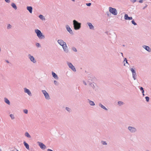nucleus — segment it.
Returning <instances> with one entry per match:
<instances>
[{"instance_id":"nucleus-1","label":"nucleus","mask_w":151,"mask_h":151,"mask_svg":"<svg viewBox=\"0 0 151 151\" xmlns=\"http://www.w3.org/2000/svg\"><path fill=\"white\" fill-rule=\"evenodd\" d=\"M73 24L74 28L75 30H79L81 27V23L78 22L76 20H73Z\"/></svg>"},{"instance_id":"nucleus-2","label":"nucleus","mask_w":151,"mask_h":151,"mask_svg":"<svg viewBox=\"0 0 151 151\" xmlns=\"http://www.w3.org/2000/svg\"><path fill=\"white\" fill-rule=\"evenodd\" d=\"M35 32L36 34L37 35L40 40L44 39L45 36L43 35L41 31L38 29H36L35 30Z\"/></svg>"},{"instance_id":"nucleus-3","label":"nucleus","mask_w":151,"mask_h":151,"mask_svg":"<svg viewBox=\"0 0 151 151\" xmlns=\"http://www.w3.org/2000/svg\"><path fill=\"white\" fill-rule=\"evenodd\" d=\"M109 11L110 12L114 15H116L117 14V12L116 9L112 7H109Z\"/></svg>"},{"instance_id":"nucleus-4","label":"nucleus","mask_w":151,"mask_h":151,"mask_svg":"<svg viewBox=\"0 0 151 151\" xmlns=\"http://www.w3.org/2000/svg\"><path fill=\"white\" fill-rule=\"evenodd\" d=\"M67 63L70 68L74 72L76 71V70L75 67L71 63L67 62Z\"/></svg>"},{"instance_id":"nucleus-5","label":"nucleus","mask_w":151,"mask_h":151,"mask_svg":"<svg viewBox=\"0 0 151 151\" xmlns=\"http://www.w3.org/2000/svg\"><path fill=\"white\" fill-rule=\"evenodd\" d=\"M58 43L63 48V47H65V45H66V43L65 42H64L62 40H58Z\"/></svg>"},{"instance_id":"nucleus-6","label":"nucleus","mask_w":151,"mask_h":151,"mask_svg":"<svg viewBox=\"0 0 151 151\" xmlns=\"http://www.w3.org/2000/svg\"><path fill=\"white\" fill-rule=\"evenodd\" d=\"M28 57L32 62L34 63H35L36 62V61L33 56L31 55L30 54H29L28 55Z\"/></svg>"},{"instance_id":"nucleus-7","label":"nucleus","mask_w":151,"mask_h":151,"mask_svg":"<svg viewBox=\"0 0 151 151\" xmlns=\"http://www.w3.org/2000/svg\"><path fill=\"white\" fill-rule=\"evenodd\" d=\"M66 29L67 31L71 34V35H73V33L72 30L70 28V27L68 25H66Z\"/></svg>"},{"instance_id":"nucleus-8","label":"nucleus","mask_w":151,"mask_h":151,"mask_svg":"<svg viewBox=\"0 0 151 151\" xmlns=\"http://www.w3.org/2000/svg\"><path fill=\"white\" fill-rule=\"evenodd\" d=\"M142 47L147 51L149 52H150L151 51V49L148 46L145 45H143L142 46Z\"/></svg>"},{"instance_id":"nucleus-9","label":"nucleus","mask_w":151,"mask_h":151,"mask_svg":"<svg viewBox=\"0 0 151 151\" xmlns=\"http://www.w3.org/2000/svg\"><path fill=\"white\" fill-rule=\"evenodd\" d=\"M124 18L125 20H131L132 19V17H129L128 15L127 14H125Z\"/></svg>"},{"instance_id":"nucleus-10","label":"nucleus","mask_w":151,"mask_h":151,"mask_svg":"<svg viewBox=\"0 0 151 151\" xmlns=\"http://www.w3.org/2000/svg\"><path fill=\"white\" fill-rule=\"evenodd\" d=\"M87 24L88 25L90 29L93 30L94 29V27L93 26V25L91 23L87 22Z\"/></svg>"},{"instance_id":"nucleus-11","label":"nucleus","mask_w":151,"mask_h":151,"mask_svg":"<svg viewBox=\"0 0 151 151\" xmlns=\"http://www.w3.org/2000/svg\"><path fill=\"white\" fill-rule=\"evenodd\" d=\"M52 75L53 77H54L55 79L56 80H58V75L53 71L52 72Z\"/></svg>"},{"instance_id":"nucleus-12","label":"nucleus","mask_w":151,"mask_h":151,"mask_svg":"<svg viewBox=\"0 0 151 151\" xmlns=\"http://www.w3.org/2000/svg\"><path fill=\"white\" fill-rule=\"evenodd\" d=\"M39 145L42 149H45L46 147V146L42 143L39 142Z\"/></svg>"},{"instance_id":"nucleus-13","label":"nucleus","mask_w":151,"mask_h":151,"mask_svg":"<svg viewBox=\"0 0 151 151\" xmlns=\"http://www.w3.org/2000/svg\"><path fill=\"white\" fill-rule=\"evenodd\" d=\"M27 9L29 12L32 13V7L31 6H27Z\"/></svg>"},{"instance_id":"nucleus-14","label":"nucleus","mask_w":151,"mask_h":151,"mask_svg":"<svg viewBox=\"0 0 151 151\" xmlns=\"http://www.w3.org/2000/svg\"><path fill=\"white\" fill-rule=\"evenodd\" d=\"M24 92L25 93H27L28 94H31V93L29 89L26 88H24Z\"/></svg>"},{"instance_id":"nucleus-15","label":"nucleus","mask_w":151,"mask_h":151,"mask_svg":"<svg viewBox=\"0 0 151 151\" xmlns=\"http://www.w3.org/2000/svg\"><path fill=\"white\" fill-rule=\"evenodd\" d=\"M129 129L131 132H134L136 131V129L132 127H128Z\"/></svg>"},{"instance_id":"nucleus-16","label":"nucleus","mask_w":151,"mask_h":151,"mask_svg":"<svg viewBox=\"0 0 151 151\" xmlns=\"http://www.w3.org/2000/svg\"><path fill=\"white\" fill-rule=\"evenodd\" d=\"M64 50V51L66 52H68V47L67 46V45H65V47H63V48Z\"/></svg>"},{"instance_id":"nucleus-17","label":"nucleus","mask_w":151,"mask_h":151,"mask_svg":"<svg viewBox=\"0 0 151 151\" xmlns=\"http://www.w3.org/2000/svg\"><path fill=\"white\" fill-rule=\"evenodd\" d=\"M89 85H90L93 88H94L96 86V84L94 83H91V82H89Z\"/></svg>"},{"instance_id":"nucleus-18","label":"nucleus","mask_w":151,"mask_h":151,"mask_svg":"<svg viewBox=\"0 0 151 151\" xmlns=\"http://www.w3.org/2000/svg\"><path fill=\"white\" fill-rule=\"evenodd\" d=\"M90 75L88 77V79L89 82H90L92 81L93 78Z\"/></svg>"},{"instance_id":"nucleus-19","label":"nucleus","mask_w":151,"mask_h":151,"mask_svg":"<svg viewBox=\"0 0 151 151\" xmlns=\"http://www.w3.org/2000/svg\"><path fill=\"white\" fill-rule=\"evenodd\" d=\"M11 6L14 8L15 9H17V7L16 6L15 4L14 3H12L11 4Z\"/></svg>"},{"instance_id":"nucleus-20","label":"nucleus","mask_w":151,"mask_h":151,"mask_svg":"<svg viewBox=\"0 0 151 151\" xmlns=\"http://www.w3.org/2000/svg\"><path fill=\"white\" fill-rule=\"evenodd\" d=\"M24 145L25 146L26 148L27 149L29 150V145H28V144H27V143H26L25 142H24Z\"/></svg>"},{"instance_id":"nucleus-21","label":"nucleus","mask_w":151,"mask_h":151,"mask_svg":"<svg viewBox=\"0 0 151 151\" xmlns=\"http://www.w3.org/2000/svg\"><path fill=\"white\" fill-rule=\"evenodd\" d=\"M39 17L42 20L45 19V18L44 17V16L42 15H41V14L39 16Z\"/></svg>"},{"instance_id":"nucleus-22","label":"nucleus","mask_w":151,"mask_h":151,"mask_svg":"<svg viewBox=\"0 0 151 151\" xmlns=\"http://www.w3.org/2000/svg\"><path fill=\"white\" fill-rule=\"evenodd\" d=\"M130 70L131 71L132 74L136 73V71L134 69H133L132 68H130Z\"/></svg>"},{"instance_id":"nucleus-23","label":"nucleus","mask_w":151,"mask_h":151,"mask_svg":"<svg viewBox=\"0 0 151 151\" xmlns=\"http://www.w3.org/2000/svg\"><path fill=\"white\" fill-rule=\"evenodd\" d=\"M137 76V75L136 73H134L132 74V77L134 80H135L136 79V77Z\"/></svg>"},{"instance_id":"nucleus-24","label":"nucleus","mask_w":151,"mask_h":151,"mask_svg":"<svg viewBox=\"0 0 151 151\" xmlns=\"http://www.w3.org/2000/svg\"><path fill=\"white\" fill-rule=\"evenodd\" d=\"M99 106L101 107L102 108L106 110H107V109H106V107L104 106L102 104H99Z\"/></svg>"},{"instance_id":"nucleus-25","label":"nucleus","mask_w":151,"mask_h":151,"mask_svg":"<svg viewBox=\"0 0 151 151\" xmlns=\"http://www.w3.org/2000/svg\"><path fill=\"white\" fill-rule=\"evenodd\" d=\"M4 100H5V102L7 104H9L10 102L7 99L5 98Z\"/></svg>"},{"instance_id":"nucleus-26","label":"nucleus","mask_w":151,"mask_h":151,"mask_svg":"<svg viewBox=\"0 0 151 151\" xmlns=\"http://www.w3.org/2000/svg\"><path fill=\"white\" fill-rule=\"evenodd\" d=\"M25 135V136H26L27 137L30 138L31 137L30 135L29 134V133L27 132H26Z\"/></svg>"},{"instance_id":"nucleus-27","label":"nucleus","mask_w":151,"mask_h":151,"mask_svg":"<svg viewBox=\"0 0 151 151\" xmlns=\"http://www.w3.org/2000/svg\"><path fill=\"white\" fill-rule=\"evenodd\" d=\"M42 91L43 94H49L45 90H42Z\"/></svg>"},{"instance_id":"nucleus-28","label":"nucleus","mask_w":151,"mask_h":151,"mask_svg":"<svg viewBox=\"0 0 151 151\" xmlns=\"http://www.w3.org/2000/svg\"><path fill=\"white\" fill-rule=\"evenodd\" d=\"M89 102L90 105H91L94 106L95 105L93 101H90Z\"/></svg>"},{"instance_id":"nucleus-29","label":"nucleus","mask_w":151,"mask_h":151,"mask_svg":"<svg viewBox=\"0 0 151 151\" xmlns=\"http://www.w3.org/2000/svg\"><path fill=\"white\" fill-rule=\"evenodd\" d=\"M132 23L134 25H137V24L135 22L134 20H133L131 21Z\"/></svg>"},{"instance_id":"nucleus-30","label":"nucleus","mask_w":151,"mask_h":151,"mask_svg":"<svg viewBox=\"0 0 151 151\" xmlns=\"http://www.w3.org/2000/svg\"><path fill=\"white\" fill-rule=\"evenodd\" d=\"M72 50H73V51H74V52H76L77 51V50L76 49V48H75L74 47H73L72 48Z\"/></svg>"},{"instance_id":"nucleus-31","label":"nucleus","mask_w":151,"mask_h":151,"mask_svg":"<svg viewBox=\"0 0 151 151\" xmlns=\"http://www.w3.org/2000/svg\"><path fill=\"white\" fill-rule=\"evenodd\" d=\"M36 45L38 47H41L40 44L39 43H36Z\"/></svg>"},{"instance_id":"nucleus-32","label":"nucleus","mask_w":151,"mask_h":151,"mask_svg":"<svg viewBox=\"0 0 151 151\" xmlns=\"http://www.w3.org/2000/svg\"><path fill=\"white\" fill-rule=\"evenodd\" d=\"M54 84L55 85H57V86L58 85V83L56 81H55V80L54 81Z\"/></svg>"},{"instance_id":"nucleus-33","label":"nucleus","mask_w":151,"mask_h":151,"mask_svg":"<svg viewBox=\"0 0 151 151\" xmlns=\"http://www.w3.org/2000/svg\"><path fill=\"white\" fill-rule=\"evenodd\" d=\"M12 27L11 25L10 24H8L7 25V28L8 29H10Z\"/></svg>"},{"instance_id":"nucleus-34","label":"nucleus","mask_w":151,"mask_h":151,"mask_svg":"<svg viewBox=\"0 0 151 151\" xmlns=\"http://www.w3.org/2000/svg\"><path fill=\"white\" fill-rule=\"evenodd\" d=\"M10 116L11 118L12 119H14V117L13 115L11 114L10 115Z\"/></svg>"},{"instance_id":"nucleus-35","label":"nucleus","mask_w":151,"mask_h":151,"mask_svg":"<svg viewBox=\"0 0 151 151\" xmlns=\"http://www.w3.org/2000/svg\"><path fill=\"white\" fill-rule=\"evenodd\" d=\"M46 99H49L50 98L49 96V95H44Z\"/></svg>"},{"instance_id":"nucleus-36","label":"nucleus","mask_w":151,"mask_h":151,"mask_svg":"<svg viewBox=\"0 0 151 151\" xmlns=\"http://www.w3.org/2000/svg\"><path fill=\"white\" fill-rule=\"evenodd\" d=\"M118 104L119 105H121L123 104V102L122 101H119L118 102Z\"/></svg>"},{"instance_id":"nucleus-37","label":"nucleus","mask_w":151,"mask_h":151,"mask_svg":"<svg viewBox=\"0 0 151 151\" xmlns=\"http://www.w3.org/2000/svg\"><path fill=\"white\" fill-rule=\"evenodd\" d=\"M86 5L87 6H91V4L90 3H86Z\"/></svg>"},{"instance_id":"nucleus-38","label":"nucleus","mask_w":151,"mask_h":151,"mask_svg":"<svg viewBox=\"0 0 151 151\" xmlns=\"http://www.w3.org/2000/svg\"><path fill=\"white\" fill-rule=\"evenodd\" d=\"M145 99L147 101H149V97L146 96L145 97Z\"/></svg>"},{"instance_id":"nucleus-39","label":"nucleus","mask_w":151,"mask_h":151,"mask_svg":"<svg viewBox=\"0 0 151 151\" xmlns=\"http://www.w3.org/2000/svg\"><path fill=\"white\" fill-rule=\"evenodd\" d=\"M124 61H125L126 63L128 64V62H127V59L126 58H124Z\"/></svg>"},{"instance_id":"nucleus-40","label":"nucleus","mask_w":151,"mask_h":151,"mask_svg":"<svg viewBox=\"0 0 151 151\" xmlns=\"http://www.w3.org/2000/svg\"><path fill=\"white\" fill-rule=\"evenodd\" d=\"M24 113L25 114H27L28 112V111L27 109H25L24 110Z\"/></svg>"},{"instance_id":"nucleus-41","label":"nucleus","mask_w":151,"mask_h":151,"mask_svg":"<svg viewBox=\"0 0 151 151\" xmlns=\"http://www.w3.org/2000/svg\"><path fill=\"white\" fill-rule=\"evenodd\" d=\"M130 1L133 3L135 2L136 1V0H130Z\"/></svg>"},{"instance_id":"nucleus-42","label":"nucleus","mask_w":151,"mask_h":151,"mask_svg":"<svg viewBox=\"0 0 151 151\" xmlns=\"http://www.w3.org/2000/svg\"><path fill=\"white\" fill-rule=\"evenodd\" d=\"M143 1H144L143 0H139V3H142L143 2Z\"/></svg>"},{"instance_id":"nucleus-43","label":"nucleus","mask_w":151,"mask_h":151,"mask_svg":"<svg viewBox=\"0 0 151 151\" xmlns=\"http://www.w3.org/2000/svg\"><path fill=\"white\" fill-rule=\"evenodd\" d=\"M102 144L103 145H106V143L104 141H102Z\"/></svg>"},{"instance_id":"nucleus-44","label":"nucleus","mask_w":151,"mask_h":151,"mask_svg":"<svg viewBox=\"0 0 151 151\" xmlns=\"http://www.w3.org/2000/svg\"><path fill=\"white\" fill-rule=\"evenodd\" d=\"M140 91H142L144 89V88L142 87H141L140 88Z\"/></svg>"},{"instance_id":"nucleus-45","label":"nucleus","mask_w":151,"mask_h":151,"mask_svg":"<svg viewBox=\"0 0 151 151\" xmlns=\"http://www.w3.org/2000/svg\"><path fill=\"white\" fill-rule=\"evenodd\" d=\"M66 109L68 111H70V108H68V107H66Z\"/></svg>"},{"instance_id":"nucleus-46","label":"nucleus","mask_w":151,"mask_h":151,"mask_svg":"<svg viewBox=\"0 0 151 151\" xmlns=\"http://www.w3.org/2000/svg\"><path fill=\"white\" fill-rule=\"evenodd\" d=\"M7 3H9L10 2V0H4Z\"/></svg>"},{"instance_id":"nucleus-47","label":"nucleus","mask_w":151,"mask_h":151,"mask_svg":"<svg viewBox=\"0 0 151 151\" xmlns=\"http://www.w3.org/2000/svg\"><path fill=\"white\" fill-rule=\"evenodd\" d=\"M147 4H146L145 6L143 8V9H144L145 8H146L147 7Z\"/></svg>"},{"instance_id":"nucleus-48","label":"nucleus","mask_w":151,"mask_h":151,"mask_svg":"<svg viewBox=\"0 0 151 151\" xmlns=\"http://www.w3.org/2000/svg\"><path fill=\"white\" fill-rule=\"evenodd\" d=\"M141 92L142 93V94H144V90H143L142 91H141Z\"/></svg>"},{"instance_id":"nucleus-49","label":"nucleus","mask_w":151,"mask_h":151,"mask_svg":"<svg viewBox=\"0 0 151 151\" xmlns=\"http://www.w3.org/2000/svg\"><path fill=\"white\" fill-rule=\"evenodd\" d=\"M83 83L85 85H86V83L84 81H83Z\"/></svg>"},{"instance_id":"nucleus-50","label":"nucleus","mask_w":151,"mask_h":151,"mask_svg":"<svg viewBox=\"0 0 151 151\" xmlns=\"http://www.w3.org/2000/svg\"><path fill=\"white\" fill-rule=\"evenodd\" d=\"M47 151H53V150H51V149H48L47 150Z\"/></svg>"},{"instance_id":"nucleus-51","label":"nucleus","mask_w":151,"mask_h":151,"mask_svg":"<svg viewBox=\"0 0 151 151\" xmlns=\"http://www.w3.org/2000/svg\"><path fill=\"white\" fill-rule=\"evenodd\" d=\"M6 62L8 63H9V62L8 60H6Z\"/></svg>"},{"instance_id":"nucleus-52","label":"nucleus","mask_w":151,"mask_h":151,"mask_svg":"<svg viewBox=\"0 0 151 151\" xmlns=\"http://www.w3.org/2000/svg\"><path fill=\"white\" fill-rule=\"evenodd\" d=\"M121 55H122V56L123 57V53L122 52H121Z\"/></svg>"},{"instance_id":"nucleus-53","label":"nucleus","mask_w":151,"mask_h":151,"mask_svg":"<svg viewBox=\"0 0 151 151\" xmlns=\"http://www.w3.org/2000/svg\"><path fill=\"white\" fill-rule=\"evenodd\" d=\"M1 48L0 47V52H1Z\"/></svg>"},{"instance_id":"nucleus-54","label":"nucleus","mask_w":151,"mask_h":151,"mask_svg":"<svg viewBox=\"0 0 151 151\" xmlns=\"http://www.w3.org/2000/svg\"><path fill=\"white\" fill-rule=\"evenodd\" d=\"M123 46H125V45H123Z\"/></svg>"},{"instance_id":"nucleus-55","label":"nucleus","mask_w":151,"mask_h":151,"mask_svg":"<svg viewBox=\"0 0 151 151\" xmlns=\"http://www.w3.org/2000/svg\"><path fill=\"white\" fill-rule=\"evenodd\" d=\"M0 151H1V149H0Z\"/></svg>"},{"instance_id":"nucleus-56","label":"nucleus","mask_w":151,"mask_h":151,"mask_svg":"<svg viewBox=\"0 0 151 151\" xmlns=\"http://www.w3.org/2000/svg\"><path fill=\"white\" fill-rule=\"evenodd\" d=\"M17 151H19L18 150H17Z\"/></svg>"}]
</instances>
